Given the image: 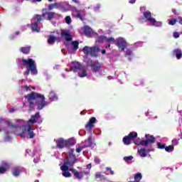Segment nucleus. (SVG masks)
<instances>
[{"label": "nucleus", "mask_w": 182, "mask_h": 182, "mask_svg": "<svg viewBox=\"0 0 182 182\" xmlns=\"http://www.w3.org/2000/svg\"><path fill=\"white\" fill-rule=\"evenodd\" d=\"M11 127L13 129H21V127L18 124H16V125L11 124Z\"/></svg>", "instance_id": "51"}, {"label": "nucleus", "mask_w": 182, "mask_h": 182, "mask_svg": "<svg viewBox=\"0 0 182 182\" xmlns=\"http://www.w3.org/2000/svg\"><path fill=\"white\" fill-rule=\"evenodd\" d=\"M73 2H75V4H77V5H82V4L80 3V0H72Z\"/></svg>", "instance_id": "50"}, {"label": "nucleus", "mask_w": 182, "mask_h": 182, "mask_svg": "<svg viewBox=\"0 0 182 182\" xmlns=\"http://www.w3.org/2000/svg\"><path fill=\"white\" fill-rule=\"evenodd\" d=\"M8 168H9V164L7 162H2L1 166L0 167V174H5Z\"/></svg>", "instance_id": "17"}, {"label": "nucleus", "mask_w": 182, "mask_h": 182, "mask_svg": "<svg viewBox=\"0 0 182 182\" xmlns=\"http://www.w3.org/2000/svg\"><path fill=\"white\" fill-rule=\"evenodd\" d=\"M115 45L120 50H122V52L124 51V49L127 48V43L123 38H118L115 43Z\"/></svg>", "instance_id": "10"}, {"label": "nucleus", "mask_w": 182, "mask_h": 182, "mask_svg": "<svg viewBox=\"0 0 182 182\" xmlns=\"http://www.w3.org/2000/svg\"><path fill=\"white\" fill-rule=\"evenodd\" d=\"M77 13V18H79L81 21H83V17L82 16V14L80 13V11L77 10L76 11Z\"/></svg>", "instance_id": "42"}, {"label": "nucleus", "mask_w": 182, "mask_h": 182, "mask_svg": "<svg viewBox=\"0 0 182 182\" xmlns=\"http://www.w3.org/2000/svg\"><path fill=\"white\" fill-rule=\"evenodd\" d=\"M71 43L73 46V50H77V49H79V41H73Z\"/></svg>", "instance_id": "31"}, {"label": "nucleus", "mask_w": 182, "mask_h": 182, "mask_svg": "<svg viewBox=\"0 0 182 182\" xmlns=\"http://www.w3.org/2000/svg\"><path fill=\"white\" fill-rule=\"evenodd\" d=\"M41 117L39 112H36L34 115H32L31 119L27 122L26 124L23 125L25 132H28L30 139H33L36 134L33 132L32 126L38 122V119Z\"/></svg>", "instance_id": "3"}, {"label": "nucleus", "mask_w": 182, "mask_h": 182, "mask_svg": "<svg viewBox=\"0 0 182 182\" xmlns=\"http://www.w3.org/2000/svg\"><path fill=\"white\" fill-rule=\"evenodd\" d=\"M172 12H173V15H177V10L173 9Z\"/></svg>", "instance_id": "55"}, {"label": "nucleus", "mask_w": 182, "mask_h": 182, "mask_svg": "<svg viewBox=\"0 0 182 182\" xmlns=\"http://www.w3.org/2000/svg\"><path fill=\"white\" fill-rule=\"evenodd\" d=\"M132 55H133V50H132L130 48L127 49L125 51V55L132 56Z\"/></svg>", "instance_id": "38"}, {"label": "nucleus", "mask_w": 182, "mask_h": 182, "mask_svg": "<svg viewBox=\"0 0 182 182\" xmlns=\"http://www.w3.org/2000/svg\"><path fill=\"white\" fill-rule=\"evenodd\" d=\"M74 151V149H70L69 151V155L64 161V164H69L70 167H73V166H75V164L77 161V159H76V155L73 154Z\"/></svg>", "instance_id": "6"}, {"label": "nucleus", "mask_w": 182, "mask_h": 182, "mask_svg": "<svg viewBox=\"0 0 182 182\" xmlns=\"http://www.w3.org/2000/svg\"><path fill=\"white\" fill-rule=\"evenodd\" d=\"M95 123H96V117H91L87 124H85V129L87 131L92 130L95 127Z\"/></svg>", "instance_id": "13"}, {"label": "nucleus", "mask_w": 182, "mask_h": 182, "mask_svg": "<svg viewBox=\"0 0 182 182\" xmlns=\"http://www.w3.org/2000/svg\"><path fill=\"white\" fill-rule=\"evenodd\" d=\"M100 177H102V175H100V173L95 174V178H100Z\"/></svg>", "instance_id": "54"}, {"label": "nucleus", "mask_w": 182, "mask_h": 182, "mask_svg": "<svg viewBox=\"0 0 182 182\" xmlns=\"http://www.w3.org/2000/svg\"><path fill=\"white\" fill-rule=\"evenodd\" d=\"M157 147H158V149H159L160 150H164V149H166V144H161V143L159 142V143L157 144Z\"/></svg>", "instance_id": "40"}, {"label": "nucleus", "mask_w": 182, "mask_h": 182, "mask_svg": "<svg viewBox=\"0 0 182 182\" xmlns=\"http://www.w3.org/2000/svg\"><path fill=\"white\" fill-rule=\"evenodd\" d=\"M85 144L83 145V146L85 147V149H86L87 147H91V146L93 145V142L92 141V135L90 136L87 139H86L85 141Z\"/></svg>", "instance_id": "21"}, {"label": "nucleus", "mask_w": 182, "mask_h": 182, "mask_svg": "<svg viewBox=\"0 0 182 182\" xmlns=\"http://www.w3.org/2000/svg\"><path fill=\"white\" fill-rule=\"evenodd\" d=\"M178 136L180 137V139L182 140V132L181 134L178 135Z\"/></svg>", "instance_id": "63"}, {"label": "nucleus", "mask_w": 182, "mask_h": 182, "mask_svg": "<svg viewBox=\"0 0 182 182\" xmlns=\"http://www.w3.org/2000/svg\"><path fill=\"white\" fill-rule=\"evenodd\" d=\"M87 75V73L86 71V70L85 69H82V73H78V76H80V77H85V76Z\"/></svg>", "instance_id": "33"}, {"label": "nucleus", "mask_w": 182, "mask_h": 182, "mask_svg": "<svg viewBox=\"0 0 182 182\" xmlns=\"http://www.w3.org/2000/svg\"><path fill=\"white\" fill-rule=\"evenodd\" d=\"M69 164H64L63 166H60V170L62 171H68L69 170Z\"/></svg>", "instance_id": "35"}, {"label": "nucleus", "mask_w": 182, "mask_h": 182, "mask_svg": "<svg viewBox=\"0 0 182 182\" xmlns=\"http://www.w3.org/2000/svg\"><path fill=\"white\" fill-rule=\"evenodd\" d=\"M82 173H83V174H86V175L89 174V171H84V172H82Z\"/></svg>", "instance_id": "61"}, {"label": "nucleus", "mask_w": 182, "mask_h": 182, "mask_svg": "<svg viewBox=\"0 0 182 182\" xmlns=\"http://www.w3.org/2000/svg\"><path fill=\"white\" fill-rule=\"evenodd\" d=\"M69 171L73 173L75 178H77L78 180H81L84 177L83 172H79L73 168H70Z\"/></svg>", "instance_id": "14"}, {"label": "nucleus", "mask_w": 182, "mask_h": 182, "mask_svg": "<svg viewBox=\"0 0 182 182\" xmlns=\"http://www.w3.org/2000/svg\"><path fill=\"white\" fill-rule=\"evenodd\" d=\"M76 144V141L73 138H70L68 140H65V147H70Z\"/></svg>", "instance_id": "19"}, {"label": "nucleus", "mask_w": 182, "mask_h": 182, "mask_svg": "<svg viewBox=\"0 0 182 182\" xmlns=\"http://www.w3.org/2000/svg\"><path fill=\"white\" fill-rule=\"evenodd\" d=\"M48 17H47V21H52L53 18H55V16L56 15V13L50 11L47 13Z\"/></svg>", "instance_id": "27"}, {"label": "nucleus", "mask_w": 182, "mask_h": 182, "mask_svg": "<svg viewBox=\"0 0 182 182\" xmlns=\"http://www.w3.org/2000/svg\"><path fill=\"white\" fill-rule=\"evenodd\" d=\"M33 2H42V0H33Z\"/></svg>", "instance_id": "60"}, {"label": "nucleus", "mask_w": 182, "mask_h": 182, "mask_svg": "<svg viewBox=\"0 0 182 182\" xmlns=\"http://www.w3.org/2000/svg\"><path fill=\"white\" fill-rule=\"evenodd\" d=\"M144 18H145L148 22L152 23L153 26H161V22L156 21V18L151 16V12L150 11L144 12Z\"/></svg>", "instance_id": "7"}, {"label": "nucleus", "mask_w": 182, "mask_h": 182, "mask_svg": "<svg viewBox=\"0 0 182 182\" xmlns=\"http://www.w3.org/2000/svg\"><path fill=\"white\" fill-rule=\"evenodd\" d=\"M100 48L99 47H89L85 46L82 48V52L86 55V56L91 55L92 58H97L99 56V52H100Z\"/></svg>", "instance_id": "4"}, {"label": "nucleus", "mask_w": 182, "mask_h": 182, "mask_svg": "<svg viewBox=\"0 0 182 182\" xmlns=\"http://www.w3.org/2000/svg\"><path fill=\"white\" fill-rule=\"evenodd\" d=\"M173 38H175V39H177V38H180V33H178V32L173 33Z\"/></svg>", "instance_id": "49"}, {"label": "nucleus", "mask_w": 182, "mask_h": 182, "mask_svg": "<svg viewBox=\"0 0 182 182\" xmlns=\"http://www.w3.org/2000/svg\"><path fill=\"white\" fill-rule=\"evenodd\" d=\"M84 33L85 36H92L93 33V30L89 26H85L84 27Z\"/></svg>", "instance_id": "18"}, {"label": "nucleus", "mask_w": 182, "mask_h": 182, "mask_svg": "<svg viewBox=\"0 0 182 182\" xmlns=\"http://www.w3.org/2000/svg\"><path fill=\"white\" fill-rule=\"evenodd\" d=\"M106 41H107V42H108V43H110L111 42L112 43H116V40L113 37H110L109 38H107V37H106Z\"/></svg>", "instance_id": "39"}, {"label": "nucleus", "mask_w": 182, "mask_h": 182, "mask_svg": "<svg viewBox=\"0 0 182 182\" xmlns=\"http://www.w3.org/2000/svg\"><path fill=\"white\" fill-rule=\"evenodd\" d=\"M177 23V19L176 18H171L170 21H168V25H176Z\"/></svg>", "instance_id": "41"}, {"label": "nucleus", "mask_w": 182, "mask_h": 182, "mask_svg": "<svg viewBox=\"0 0 182 182\" xmlns=\"http://www.w3.org/2000/svg\"><path fill=\"white\" fill-rule=\"evenodd\" d=\"M94 161L95 164H100V159L97 157L95 158Z\"/></svg>", "instance_id": "48"}, {"label": "nucleus", "mask_w": 182, "mask_h": 182, "mask_svg": "<svg viewBox=\"0 0 182 182\" xmlns=\"http://www.w3.org/2000/svg\"><path fill=\"white\" fill-rule=\"evenodd\" d=\"M107 79H108L109 80H112V79H113V77L109 75V76L107 77Z\"/></svg>", "instance_id": "59"}, {"label": "nucleus", "mask_w": 182, "mask_h": 182, "mask_svg": "<svg viewBox=\"0 0 182 182\" xmlns=\"http://www.w3.org/2000/svg\"><path fill=\"white\" fill-rule=\"evenodd\" d=\"M24 88L26 89V91L28 92V90H31L29 87L28 85L24 86Z\"/></svg>", "instance_id": "56"}, {"label": "nucleus", "mask_w": 182, "mask_h": 182, "mask_svg": "<svg viewBox=\"0 0 182 182\" xmlns=\"http://www.w3.org/2000/svg\"><path fill=\"white\" fill-rule=\"evenodd\" d=\"M56 42V37L55 36H49V38L48 39V43L49 45H53V43Z\"/></svg>", "instance_id": "26"}, {"label": "nucleus", "mask_w": 182, "mask_h": 182, "mask_svg": "<svg viewBox=\"0 0 182 182\" xmlns=\"http://www.w3.org/2000/svg\"><path fill=\"white\" fill-rule=\"evenodd\" d=\"M142 176H141V173H137L135 176H134V181H136V182H139L141 180V178H142Z\"/></svg>", "instance_id": "32"}, {"label": "nucleus", "mask_w": 182, "mask_h": 182, "mask_svg": "<svg viewBox=\"0 0 182 182\" xmlns=\"http://www.w3.org/2000/svg\"><path fill=\"white\" fill-rule=\"evenodd\" d=\"M154 143H156V137L150 134H146L145 135V140H144L142 144H144V147H147L149 144H153Z\"/></svg>", "instance_id": "9"}, {"label": "nucleus", "mask_w": 182, "mask_h": 182, "mask_svg": "<svg viewBox=\"0 0 182 182\" xmlns=\"http://www.w3.org/2000/svg\"><path fill=\"white\" fill-rule=\"evenodd\" d=\"M137 138V132H130L127 136H124L122 141L125 146H129L132 144V140Z\"/></svg>", "instance_id": "8"}, {"label": "nucleus", "mask_w": 182, "mask_h": 182, "mask_svg": "<svg viewBox=\"0 0 182 182\" xmlns=\"http://www.w3.org/2000/svg\"><path fill=\"white\" fill-rule=\"evenodd\" d=\"M38 23H39L38 22H35L33 24H31V30L33 32H40L41 27L38 26Z\"/></svg>", "instance_id": "24"}, {"label": "nucleus", "mask_w": 182, "mask_h": 182, "mask_svg": "<svg viewBox=\"0 0 182 182\" xmlns=\"http://www.w3.org/2000/svg\"><path fill=\"white\" fill-rule=\"evenodd\" d=\"M140 11L144 14V12H146V6L140 7Z\"/></svg>", "instance_id": "52"}, {"label": "nucleus", "mask_w": 182, "mask_h": 182, "mask_svg": "<svg viewBox=\"0 0 182 182\" xmlns=\"http://www.w3.org/2000/svg\"><path fill=\"white\" fill-rule=\"evenodd\" d=\"M63 177H65V178L72 177V174L70 173V172H69L68 171H63Z\"/></svg>", "instance_id": "36"}, {"label": "nucleus", "mask_w": 182, "mask_h": 182, "mask_svg": "<svg viewBox=\"0 0 182 182\" xmlns=\"http://www.w3.org/2000/svg\"><path fill=\"white\" fill-rule=\"evenodd\" d=\"M173 150H174V145H169L165 147V151L168 153H170V151H173Z\"/></svg>", "instance_id": "34"}, {"label": "nucleus", "mask_w": 182, "mask_h": 182, "mask_svg": "<svg viewBox=\"0 0 182 182\" xmlns=\"http://www.w3.org/2000/svg\"><path fill=\"white\" fill-rule=\"evenodd\" d=\"M105 41H106V36H100L97 38L96 42H97L98 43H103Z\"/></svg>", "instance_id": "30"}, {"label": "nucleus", "mask_w": 182, "mask_h": 182, "mask_svg": "<svg viewBox=\"0 0 182 182\" xmlns=\"http://www.w3.org/2000/svg\"><path fill=\"white\" fill-rule=\"evenodd\" d=\"M60 4L59 3L50 4L48 5L49 11H52L54 8H59Z\"/></svg>", "instance_id": "28"}, {"label": "nucleus", "mask_w": 182, "mask_h": 182, "mask_svg": "<svg viewBox=\"0 0 182 182\" xmlns=\"http://www.w3.org/2000/svg\"><path fill=\"white\" fill-rule=\"evenodd\" d=\"M87 168H92V164H88L87 165Z\"/></svg>", "instance_id": "58"}, {"label": "nucleus", "mask_w": 182, "mask_h": 182, "mask_svg": "<svg viewBox=\"0 0 182 182\" xmlns=\"http://www.w3.org/2000/svg\"><path fill=\"white\" fill-rule=\"evenodd\" d=\"M101 52H102V55H105V53H106V50H102Z\"/></svg>", "instance_id": "62"}, {"label": "nucleus", "mask_w": 182, "mask_h": 182, "mask_svg": "<svg viewBox=\"0 0 182 182\" xmlns=\"http://www.w3.org/2000/svg\"><path fill=\"white\" fill-rule=\"evenodd\" d=\"M65 22L68 23V25L70 24V22H72V18L70 16H68L65 17Z\"/></svg>", "instance_id": "44"}, {"label": "nucleus", "mask_w": 182, "mask_h": 182, "mask_svg": "<svg viewBox=\"0 0 182 182\" xmlns=\"http://www.w3.org/2000/svg\"><path fill=\"white\" fill-rule=\"evenodd\" d=\"M173 55H176V59L180 60L181 59L182 57V51L181 49L180 48H176L173 50Z\"/></svg>", "instance_id": "20"}, {"label": "nucleus", "mask_w": 182, "mask_h": 182, "mask_svg": "<svg viewBox=\"0 0 182 182\" xmlns=\"http://www.w3.org/2000/svg\"><path fill=\"white\" fill-rule=\"evenodd\" d=\"M181 139H173L172 141H171V143H172V146H178V141L181 140Z\"/></svg>", "instance_id": "37"}, {"label": "nucleus", "mask_w": 182, "mask_h": 182, "mask_svg": "<svg viewBox=\"0 0 182 182\" xmlns=\"http://www.w3.org/2000/svg\"><path fill=\"white\" fill-rule=\"evenodd\" d=\"M12 174L14 177H18L21 174V168L19 167H14L12 170Z\"/></svg>", "instance_id": "25"}, {"label": "nucleus", "mask_w": 182, "mask_h": 182, "mask_svg": "<svg viewBox=\"0 0 182 182\" xmlns=\"http://www.w3.org/2000/svg\"><path fill=\"white\" fill-rule=\"evenodd\" d=\"M87 66L91 68V70L93 73H97V72H100L102 69V64L99 63V61H93L92 59H88L86 62Z\"/></svg>", "instance_id": "5"}, {"label": "nucleus", "mask_w": 182, "mask_h": 182, "mask_svg": "<svg viewBox=\"0 0 182 182\" xmlns=\"http://www.w3.org/2000/svg\"><path fill=\"white\" fill-rule=\"evenodd\" d=\"M48 97L51 102H56V100H58V95H56V93L53 91L50 92Z\"/></svg>", "instance_id": "22"}, {"label": "nucleus", "mask_w": 182, "mask_h": 182, "mask_svg": "<svg viewBox=\"0 0 182 182\" xmlns=\"http://www.w3.org/2000/svg\"><path fill=\"white\" fill-rule=\"evenodd\" d=\"M36 19H37V21H36V22H37L38 23H39V22H41V21H42V17H41V16L39 15V14H37V15L36 16Z\"/></svg>", "instance_id": "45"}, {"label": "nucleus", "mask_w": 182, "mask_h": 182, "mask_svg": "<svg viewBox=\"0 0 182 182\" xmlns=\"http://www.w3.org/2000/svg\"><path fill=\"white\" fill-rule=\"evenodd\" d=\"M25 99H26L27 102L29 103L30 109H33L35 105H37L38 110H42L43 107L48 106V101H45V95L39 94L36 92H31L26 95H25Z\"/></svg>", "instance_id": "1"}, {"label": "nucleus", "mask_w": 182, "mask_h": 182, "mask_svg": "<svg viewBox=\"0 0 182 182\" xmlns=\"http://www.w3.org/2000/svg\"><path fill=\"white\" fill-rule=\"evenodd\" d=\"M60 36H62V38H65L67 42H70V41H72V36L70 35V33H69V31L62 30L60 32Z\"/></svg>", "instance_id": "15"}, {"label": "nucleus", "mask_w": 182, "mask_h": 182, "mask_svg": "<svg viewBox=\"0 0 182 182\" xmlns=\"http://www.w3.org/2000/svg\"><path fill=\"white\" fill-rule=\"evenodd\" d=\"M129 4H136V0H129Z\"/></svg>", "instance_id": "57"}, {"label": "nucleus", "mask_w": 182, "mask_h": 182, "mask_svg": "<svg viewBox=\"0 0 182 182\" xmlns=\"http://www.w3.org/2000/svg\"><path fill=\"white\" fill-rule=\"evenodd\" d=\"M83 149H85V146L83 145L81 146H79L78 148L76 149V152L80 153V151H82V150H83Z\"/></svg>", "instance_id": "46"}, {"label": "nucleus", "mask_w": 182, "mask_h": 182, "mask_svg": "<svg viewBox=\"0 0 182 182\" xmlns=\"http://www.w3.org/2000/svg\"><path fill=\"white\" fill-rule=\"evenodd\" d=\"M150 151H154V149L153 148H149L146 149L145 148H141L137 150L138 154L142 158L147 157V154L150 153Z\"/></svg>", "instance_id": "12"}, {"label": "nucleus", "mask_w": 182, "mask_h": 182, "mask_svg": "<svg viewBox=\"0 0 182 182\" xmlns=\"http://www.w3.org/2000/svg\"><path fill=\"white\" fill-rule=\"evenodd\" d=\"M124 160L125 161H130L131 160H133V156H124Z\"/></svg>", "instance_id": "43"}, {"label": "nucleus", "mask_w": 182, "mask_h": 182, "mask_svg": "<svg viewBox=\"0 0 182 182\" xmlns=\"http://www.w3.org/2000/svg\"><path fill=\"white\" fill-rule=\"evenodd\" d=\"M20 50L23 55H29V52H31V46H27L26 47H21Z\"/></svg>", "instance_id": "23"}, {"label": "nucleus", "mask_w": 182, "mask_h": 182, "mask_svg": "<svg viewBox=\"0 0 182 182\" xmlns=\"http://www.w3.org/2000/svg\"><path fill=\"white\" fill-rule=\"evenodd\" d=\"M105 169H106L107 171H109V172H110L111 176H113V174H114V171H113L112 170V168L107 167V168H105Z\"/></svg>", "instance_id": "47"}, {"label": "nucleus", "mask_w": 182, "mask_h": 182, "mask_svg": "<svg viewBox=\"0 0 182 182\" xmlns=\"http://www.w3.org/2000/svg\"><path fill=\"white\" fill-rule=\"evenodd\" d=\"M56 146L58 149H64L66 147V141L63 138H59L55 141Z\"/></svg>", "instance_id": "16"}, {"label": "nucleus", "mask_w": 182, "mask_h": 182, "mask_svg": "<svg viewBox=\"0 0 182 182\" xmlns=\"http://www.w3.org/2000/svg\"><path fill=\"white\" fill-rule=\"evenodd\" d=\"M144 141V140H141V139H140V138H138L134 141V143L136 146H143L144 147V144H143Z\"/></svg>", "instance_id": "29"}, {"label": "nucleus", "mask_w": 182, "mask_h": 182, "mask_svg": "<svg viewBox=\"0 0 182 182\" xmlns=\"http://www.w3.org/2000/svg\"><path fill=\"white\" fill-rule=\"evenodd\" d=\"M83 69V65L79 63L78 61H73L71 63L70 70L76 73L79 72V70H82Z\"/></svg>", "instance_id": "11"}, {"label": "nucleus", "mask_w": 182, "mask_h": 182, "mask_svg": "<svg viewBox=\"0 0 182 182\" xmlns=\"http://www.w3.org/2000/svg\"><path fill=\"white\" fill-rule=\"evenodd\" d=\"M110 46H111L110 44H108L107 46H105V48H110Z\"/></svg>", "instance_id": "64"}, {"label": "nucleus", "mask_w": 182, "mask_h": 182, "mask_svg": "<svg viewBox=\"0 0 182 182\" xmlns=\"http://www.w3.org/2000/svg\"><path fill=\"white\" fill-rule=\"evenodd\" d=\"M177 21H178L179 23L182 25V17H178Z\"/></svg>", "instance_id": "53"}, {"label": "nucleus", "mask_w": 182, "mask_h": 182, "mask_svg": "<svg viewBox=\"0 0 182 182\" xmlns=\"http://www.w3.org/2000/svg\"><path fill=\"white\" fill-rule=\"evenodd\" d=\"M21 69H23V67L26 66L27 70L24 72V75L26 76H29L30 73L31 75H38V69L36 68V63H35V60L32 58L25 59L22 58L21 60V64L20 65Z\"/></svg>", "instance_id": "2"}]
</instances>
